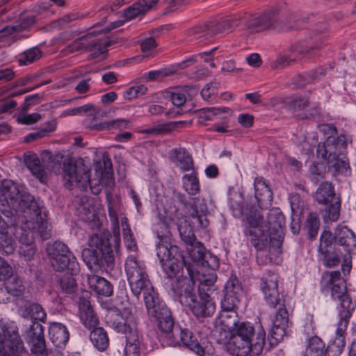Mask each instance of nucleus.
<instances>
[{
  "label": "nucleus",
  "instance_id": "obj_48",
  "mask_svg": "<svg viewBox=\"0 0 356 356\" xmlns=\"http://www.w3.org/2000/svg\"><path fill=\"white\" fill-rule=\"evenodd\" d=\"M81 204L79 207V211L82 215V218L83 220H92L95 216V209L92 205V200L87 197H84L81 199Z\"/></svg>",
  "mask_w": 356,
  "mask_h": 356
},
{
  "label": "nucleus",
  "instance_id": "obj_7",
  "mask_svg": "<svg viewBox=\"0 0 356 356\" xmlns=\"http://www.w3.org/2000/svg\"><path fill=\"white\" fill-rule=\"evenodd\" d=\"M125 272L132 293L138 296L142 292L152 291L153 288L143 261L130 255L124 264Z\"/></svg>",
  "mask_w": 356,
  "mask_h": 356
},
{
  "label": "nucleus",
  "instance_id": "obj_23",
  "mask_svg": "<svg viewBox=\"0 0 356 356\" xmlns=\"http://www.w3.org/2000/svg\"><path fill=\"white\" fill-rule=\"evenodd\" d=\"M181 201L193 210L191 216L192 218L197 222V226L200 228H206L208 227L209 224V221L207 218L208 209L206 200L204 197H197L191 198V200L188 203H186L182 199Z\"/></svg>",
  "mask_w": 356,
  "mask_h": 356
},
{
  "label": "nucleus",
  "instance_id": "obj_58",
  "mask_svg": "<svg viewBox=\"0 0 356 356\" xmlns=\"http://www.w3.org/2000/svg\"><path fill=\"white\" fill-rule=\"evenodd\" d=\"M147 91V87L139 85L129 88L124 94V97L131 100L145 95Z\"/></svg>",
  "mask_w": 356,
  "mask_h": 356
},
{
  "label": "nucleus",
  "instance_id": "obj_60",
  "mask_svg": "<svg viewBox=\"0 0 356 356\" xmlns=\"http://www.w3.org/2000/svg\"><path fill=\"white\" fill-rule=\"evenodd\" d=\"M333 237L331 232L325 230L321 234L320 238V245H319V251L325 254L328 250V247H330L332 243Z\"/></svg>",
  "mask_w": 356,
  "mask_h": 356
},
{
  "label": "nucleus",
  "instance_id": "obj_35",
  "mask_svg": "<svg viewBox=\"0 0 356 356\" xmlns=\"http://www.w3.org/2000/svg\"><path fill=\"white\" fill-rule=\"evenodd\" d=\"M170 158L182 171H188L193 168V159L184 149L180 148L171 150Z\"/></svg>",
  "mask_w": 356,
  "mask_h": 356
},
{
  "label": "nucleus",
  "instance_id": "obj_22",
  "mask_svg": "<svg viewBox=\"0 0 356 356\" xmlns=\"http://www.w3.org/2000/svg\"><path fill=\"white\" fill-rule=\"evenodd\" d=\"M262 218L260 214L255 215L254 217L250 216L249 218L250 227L247 234L251 237L250 242L257 250H261L269 241L268 234L260 224Z\"/></svg>",
  "mask_w": 356,
  "mask_h": 356
},
{
  "label": "nucleus",
  "instance_id": "obj_34",
  "mask_svg": "<svg viewBox=\"0 0 356 356\" xmlns=\"http://www.w3.org/2000/svg\"><path fill=\"white\" fill-rule=\"evenodd\" d=\"M88 283L90 288L99 295L108 297L113 293V286L104 277L96 275H89Z\"/></svg>",
  "mask_w": 356,
  "mask_h": 356
},
{
  "label": "nucleus",
  "instance_id": "obj_28",
  "mask_svg": "<svg viewBox=\"0 0 356 356\" xmlns=\"http://www.w3.org/2000/svg\"><path fill=\"white\" fill-rule=\"evenodd\" d=\"M255 198L261 209L271 206L273 193L263 178H256L254 181Z\"/></svg>",
  "mask_w": 356,
  "mask_h": 356
},
{
  "label": "nucleus",
  "instance_id": "obj_9",
  "mask_svg": "<svg viewBox=\"0 0 356 356\" xmlns=\"http://www.w3.org/2000/svg\"><path fill=\"white\" fill-rule=\"evenodd\" d=\"M51 266L56 271H64L67 273L76 274L79 272V264L67 247L61 242H55L47 248Z\"/></svg>",
  "mask_w": 356,
  "mask_h": 356
},
{
  "label": "nucleus",
  "instance_id": "obj_49",
  "mask_svg": "<svg viewBox=\"0 0 356 356\" xmlns=\"http://www.w3.org/2000/svg\"><path fill=\"white\" fill-rule=\"evenodd\" d=\"M74 274L70 273L60 277L58 280L60 287L62 291L67 294L73 293L76 289V284L74 278L73 277Z\"/></svg>",
  "mask_w": 356,
  "mask_h": 356
},
{
  "label": "nucleus",
  "instance_id": "obj_57",
  "mask_svg": "<svg viewBox=\"0 0 356 356\" xmlns=\"http://www.w3.org/2000/svg\"><path fill=\"white\" fill-rule=\"evenodd\" d=\"M208 26L209 24L194 27L189 30L188 35L195 40L207 39L209 35H211Z\"/></svg>",
  "mask_w": 356,
  "mask_h": 356
},
{
  "label": "nucleus",
  "instance_id": "obj_27",
  "mask_svg": "<svg viewBox=\"0 0 356 356\" xmlns=\"http://www.w3.org/2000/svg\"><path fill=\"white\" fill-rule=\"evenodd\" d=\"M279 307H280L275 316L273 326L272 328V333L276 339H282L286 334L289 324V313L287 309L284 305Z\"/></svg>",
  "mask_w": 356,
  "mask_h": 356
},
{
  "label": "nucleus",
  "instance_id": "obj_39",
  "mask_svg": "<svg viewBox=\"0 0 356 356\" xmlns=\"http://www.w3.org/2000/svg\"><path fill=\"white\" fill-rule=\"evenodd\" d=\"M156 321L158 328L168 339V345L175 346L178 341L175 339L174 333L172 332L175 323L171 312L168 315L162 316L161 318H157Z\"/></svg>",
  "mask_w": 356,
  "mask_h": 356
},
{
  "label": "nucleus",
  "instance_id": "obj_3",
  "mask_svg": "<svg viewBox=\"0 0 356 356\" xmlns=\"http://www.w3.org/2000/svg\"><path fill=\"white\" fill-rule=\"evenodd\" d=\"M122 24V21L115 22L99 32L93 31L79 37L72 43L67 44L60 53L63 56H68L76 53L88 51L90 52L89 56L90 58H101L103 59L107 53V48L113 42L109 40H104L102 34L109 33L111 30L119 27Z\"/></svg>",
  "mask_w": 356,
  "mask_h": 356
},
{
  "label": "nucleus",
  "instance_id": "obj_53",
  "mask_svg": "<svg viewBox=\"0 0 356 356\" xmlns=\"http://www.w3.org/2000/svg\"><path fill=\"white\" fill-rule=\"evenodd\" d=\"M290 54L280 55L277 58L274 60L271 64V67L273 70L282 69L287 66L291 65L296 60V55L289 51Z\"/></svg>",
  "mask_w": 356,
  "mask_h": 356
},
{
  "label": "nucleus",
  "instance_id": "obj_6",
  "mask_svg": "<svg viewBox=\"0 0 356 356\" xmlns=\"http://www.w3.org/2000/svg\"><path fill=\"white\" fill-rule=\"evenodd\" d=\"M156 250V254L160 260L162 268L170 278L178 277L183 266L186 268V266L191 265L185 261L182 253L179 250V248L171 245L169 238L167 236L160 238Z\"/></svg>",
  "mask_w": 356,
  "mask_h": 356
},
{
  "label": "nucleus",
  "instance_id": "obj_12",
  "mask_svg": "<svg viewBox=\"0 0 356 356\" xmlns=\"http://www.w3.org/2000/svg\"><path fill=\"white\" fill-rule=\"evenodd\" d=\"M284 217L276 209L270 210L266 220L261 224L269 237V242L274 247L279 248L284 240Z\"/></svg>",
  "mask_w": 356,
  "mask_h": 356
},
{
  "label": "nucleus",
  "instance_id": "obj_46",
  "mask_svg": "<svg viewBox=\"0 0 356 356\" xmlns=\"http://www.w3.org/2000/svg\"><path fill=\"white\" fill-rule=\"evenodd\" d=\"M15 243L13 238L8 236L6 230H0V252L6 254L14 252Z\"/></svg>",
  "mask_w": 356,
  "mask_h": 356
},
{
  "label": "nucleus",
  "instance_id": "obj_2",
  "mask_svg": "<svg viewBox=\"0 0 356 356\" xmlns=\"http://www.w3.org/2000/svg\"><path fill=\"white\" fill-rule=\"evenodd\" d=\"M322 131L330 135L325 142L318 144L316 150L318 157L326 161L328 168H333L338 173L346 172L349 165L344 154L346 148L345 136H335L337 129L330 124L323 125Z\"/></svg>",
  "mask_w": 356,
  "mask_h": 356
},
{
  "label": "nucleus",
  "instance_id": "obj_41",
  "mask_svg": "<svg viewBox=\"0 0 356 356\" xmlns=\"http://www.w3.org/2000/svg\"><path fill=\"white\" fill-rule=\"evenodd\" d=\"M305 356H325V343L321 338L314 336L309 339Z\"/></svg>",
  "mask_w": 356,
  "mask_h": 356
},
{
  "label": "nucleus",
  "instance_id": "obj_54",
  "mask_svg": "<svg viewBox=\"0 0 356 356\" xmlns=\"http://www.w3.org/2000/svg\"><path fill=\"white\" fill-rule=\"evenodd\" d=\"M41 51L38 48H32L26 51L18 59L19 65H24L31 63L40 58Z\"/></svg>",
  "mask_w": 356,
  "mask_h": 356
},
{
  "label": "nucleus",
  "instance_id": "obj_64",
  "mask_svg": "<svg viewBox=\"0 0 356 356\" xmlns=\"http://www.w3.org/2000/svg\"><path fill=\"white\" fill-rule=\"evenodd\" d=\"M218 87L219 83L216 81H212L207 84L201 91L202 98L207 100L213 96H215L217 94Z\"/></svg>",
  "mask_w": 356,
  "mask_h": 356
},
{
  "label": "nucleus",
  "instance_id": "obj_8",
  "mask_svg": "<svg viewBox=\"0 0 356 356\" xmlns=\"http://www.w3.org/2000/svg\"><path fill=\"white\" fill-rule=\"evenodd\" d=\"M0 356H29L16 326L0 324Z\"/></svg>",
  "mask_w": 356,
  "mask_h": 356
},
{
  "label": "nucleus",
  "instance_id": "obj_29",
  "mask_svg": "<svg viewBox=\"0 0 356 356\" xmlns=\"http://www.w3.org/2000/svg\"><path fill=\"white\" fill-rule=\"evenodd\" d=\"M33 343L34 353H42L45 349V340L42 325L38 321H33L27 332Z\"/></svg>",
  "mask_w": 356,
  "mask_h": 356
},
{
  "label": "nucleus",
  "instance_id": "obj_14",
  "mask_svg": "<svg viewBox=\"0 0 356 356\" xmlns=\"http://www.w3.org/2000/svg\"><path fill=\"white\" fill-rule=\"evenodd\" d=\"M315 200L318 204L327 206L329 218L335 221L339 216L340 200L334 192V186L328 181L321 183L318 188Z\"/></svg>",
  "mask_w": 356,
  "mask_h": 356
},
{
  "label": "nucleus",
  "instance_id": "obj_24",
  "mask_svg": "<svg viewBox=\"0 0 356 356\" xmlns=\"http://www.w3.org/2000/svg\"><path fill=\"white\" fill-rule=\"evenodd\" d=\"M143 299L149 316L156 319L161 318L162 316L168 315L170 312L165 303L159 300L154 288H152V291H147L143 293Z\"/></svg>",
  "mask_w": 356,
  "mask_h": 356
},
{
  "label": "nucleus",
  "instance_id": "obj_45",
  "mask_svg": "<svg viewBox=\"0 0 356 356\" xmlns=\"http://www.w3.org/2000/svg\"><path fill=\"white\" fill-rule=\"evenodd\" d=\"M183 187L190 195H196L200 191V183L194 172L185 175L182 178Z\"/></svg>",
  "mask_w": 356,
  "mask_h": 356
},
{
  "label": "nucleus",
  "instance_id": "obj_4",
  "mask_svg": "<svg viewBox=\"0 0 356 356\" xmlns=\"http://www.w3.org/2000/svg\"><path fill=\"white\" fill-rule=\"evenodd\" d=\"M109 323L118 332L125 334L124 356H140V341L131 312L124 309L121 314H115V316H110Z\"/></svg>",
  "mask_w": 356,
  "mask_h": 356
},
{
  "label": "nucleus",
  "instance_id": "obj_42",
  "mask_svg": "<svg viewBox=\"0 0 356 356\" xmlns=\"http://www.w3.org/2000/svg\"><path fill=\"white\" fill-rule=\"evenodd\" d=\"M178 230L181 240L187 245H194L197 240L193 230L189 222L186 220H181L178 224Z\"/></svg>",
  "mask_w": 356,
  "mask_h": 356
},
{
  "label": "nucleus",
  "instance_id": "obj_13",
  "mask_svg": "<svg viewBox=\"0 0 356 356\" xmlns=\"http://www.w3.org/2000/svg\"><path fill=\"white\" fill-rule=\"evenodd\" d=\"M63 180L66 188H70L74 184L85 188L91 184L90 170L83 163H67L63 167Z\"/></svg>",
  "mask_w": 356,
  "mask_h": 356
},
{
  "label": "nucleus",
  "instance_id": "obj_38",
  "mask_svg": "<svg viewBox=\"0 0 356 356\" xmlns=\"http://www.w3.org/2000/svg\"><path fill=\"white\" fill-rule=\"evenodd\" d=\"M339 300L341 302L342 310L340 312V319L337 325H340L341 330H343L345 327H348L352 312L355 309V304L347 293L343 295V298H340Z\"/></svg>",
  "mask_w": 356,
  "mask_h": 356
},
{
  "label": "nucleus",
  "instance_id": "obj_19",
  "mask_svg": "<svg viewBox=\"0 0 356 356\" xmlns=\"http://www.w3.org/2000/svg\"><path fill=\"white\" fill-rule=\"evenodd\" d=\"M224 292L221 307L225 309L237 308L243 296V291L241 282L235 276L231 277L227 281Z\"/></svg>",
  "mask_w": 356,
  "mask_h": 356
},
{
  "label": "nucleus",
  "instance_id": "obj_31",
  "mask_svg": "<svg viewBox=\"0 0 356 356\" xmlns=\"http://www.w3.org/2000/svg\"><path fill=\"white\" fill-rule=\"evenodd\" d=\"M221 307L222 310L218 318L221 330L231 333L240 323L237 312L235 311L236 308L225 309L223 307Z\"/></svg>",
  "mask_w": 356,
  "mask_h": 356
},
{
  "label": "nucleus",
  "instance_id": "obj_16",
  "mask_svg": "<svg viewBox=\"0 0 356 356\" xmlns=\"http://www.w3.org/2000/svg\"><path fill=\"white\" fill-rule=\"evenodd\" d=\"M261 290L267 304L272 307L284 306L283 296L278 290V276L275 273H268L261 279Z\"/></svg>",
  "mask_w": 356,
  "mask_h": 356
},
{
  "label": "nucleus",
  "instance_id": "obj_55",
  "mask_svg": "<svg viewBox=\"0 0 356 356\" xmlns=\"http://www.w3.org/2000/svg\"><path fill=\"white\" fill-rule=\"evenodd\" d=\"M7 188H8V190L6 193H5V195L6 197V198L8 200H8V202L12 207V208L13 209L16 210L17 212L20 213V214H18V218H19V217L22 216L23 211H20L19 209H18L17 208H14L13 207L12 200H13V202H14L15 201L14 200H15V198L19 197L23 195H29V193H21L19 191V190L18 189L17 186L13 184H12L10 187H9V186H7ZM29 195H31L29 194Z\"/></svg>",
  "mask_w": 356,
  "mask_h": 356
},
{
  "label": "nucleus",
  "instance_id": "obj_11",
  "mask_svg": "<svg viewBox=\"0 0 356 356\" xmlns=\"http://www.w3.org/2000/svg\"><path fill=\"white\" fill-rule=\"evenodd\" d=\"M186 275H184L182 272L170 284V289L183 305L188 303V300L191 301L190 299L195 295L193 265L186 266Z\"/></svg>",
  "mask_w": 356,
  "mask_h": 356
},
{
  "label": "nucleus",
  "instance_id": "obj_47",
  "mask_svg": "<svg viewBox=\"0 0 356 356\" xmlns=\"http://www.w3.org/2000/svg\"><path fill=\"white\" fill-rule=\"evenodd\" d=\"M186 93L187 91L185 89L176 88L172 91L167 92L165 97L171 100L173 105L179 107L183 106L186 102Z\"/></svg>",
  "mask_w": 356,
  "mask_h": 356
},
{
  "label": "nucleus",
  "instance_id": "obj_61",
  "mask_svg": "<svg viewBox=\"0 0 356 356\" xmlns=\"http://www.w3.org/2000/svg\"><path fill=\"white\" fill-rule=\"evenodd\" d=\"M66 113L69 115H83L85 113L94 115L97 113V111L94 105L88 104L79 107L69 109L66 111Z\"/></svg>",
  "mask_w": 356,
  "mask_h": 356
},
{
  "label": "nucleus",
  "instance_id": "obj_21",
  "mask_svg": "<svg viewBox=\"0 0 356 356\" xmlns=\"http://www.w3.org/2000/svg\"><path fill=\"white\" fill-rule=\"evenodd\" d=\"M188 254L191 259L200 266L202 268L209 267L212 269H218L219 267V261L217 257L211 255L210 253L206 252L204 247L200 242L196 241L193 245H188Z\"/></svg>",
  "mask_w": 356,
  "mask_h": 356
},
{
  "label": "nucleus",
  "instance_id": "obj_30",
  "mask_svg": "<svg viewBox=\"0 0 356 356\" xmlns=\"http://www.w3.org/2000/svg\"><path fill=\"white\" fill-rule=\"evenodd\" d=\"M211 268L204 267L197 270V279L199 280L198 292L210 293L216 281L215 270Z\"/></svg>",
  "mask_w": 356,
  "mask_h": 356
},
{
  "label": "nucleus",
  "instance_id": "obj_40",
  "mask_svg": "<svg viewBox=\"0 0 356 356\" xmlns=\"http://www.w3.org/2000/svg\"><path fill=\"white\" fill-rule=\"evenodd\" d=\"M90 339L93 346L99 350L104 351L109 344V339L106 330L101 327H97L90 332Z\"/></svg>",
  "mask_w": 356,
  "mask_h": 356
},
{
  "label": "nucleus",
  "instance_id": "obj_52",
  "mask_svg": "<svg viewBox=\"0 0 356 356\" xmlns=\"http://www.w3.org/2000/svg\"><path fill=\"white\" fill-rule=\"evenodd\" d=\"M108 215L113 225V236L115 244L118 245L120 242V230L119 220L116 211L112 207L111 203L108 204Z\"/></svg>",
  "mask_w": 356,
  "mask_h": 356
},
{
  "label": "nucleus",
  "instance_id": "obj_56",
  "mask_svg": "<svg viewBox=\"0 0 356 356\" xmlns=\"http://www.w3.org/2000/svg\"><path fill=\"white\" fill-rule=\"evenodd\" d=\"M247 31L250 33H260L264 31L260 16H252L245 23Z\"/></svg>",
  "mask_w": 356,
  "mask_h": 356
},
{
  "label": "nucleus",
  "instance_id": "obj_59",
  "mask_svg": "<svg viewBox=\"0 0 356 356\" xmlns=\"http://www.w3.org/2000/svg\"><path fill=\"white\" fill-rule=\"evenodd\" d=\"M131 125V122L125 119H115L103 124L104 127L108 129H125Z\"/></svg>",
  "mask_w": 356,
  "mask_h": 356
},
{
  "label": "nucleus",
  "instance_id": "obj_50",
  "mask_svg": "<svg viewBox=\"0 0 356 356\" xmlns=\"http://www.w3.org/2000/svg\"><path fill=\"white\" fill-rule=\"evenodd\" d=\"M320 221L318 218L317 214L315 213H310L307 218L305 228L310 239L315 238L319 229Z\"/></svg>",
  "mask_w": 356,
  "mask_h": 356
},
{
  "label": "nucleus",
  "instance_id": "obj_26",
  "mask_svg": "<svg viewBox=\"0 0 356 356\" xmlns=\"http://www.w3.org/2000/svg\"><path fill=\"white\" fill-rule=\"evenodd\" d=\"M80 319L88 329H95L99 325V319L91 307L90 302L81 298L79 302Z\"/></svg>",
  "mask_w": 356,
  "mask_h": 356
},
{
  "label": "nucleus",
  "instance_id": "obj_1",
  "mask_svg": "<svg viewBox=\"0 0 356 356\" xmlns=\"http://www.w3.org/2000/svg\"><path fill=\"white\" fill-rule=\"evenodd\" d=\"M12 201L13 207L23 211L22 217L17 221L20 227L16 229L15 235L22 246L19 250L21 255L26 261H31L35 249L33 246V234H38L43 239L50 237V231L47 225L42 220L41 211L33 196L23 195Z\"/></svg>",
  "mask_w": 356,
  "mask_h": 356
},
{
  "label": "nucleus",
  "instance_id": "obj_25",
  "mask_svg": "<svg viewBox=\"0 0 356 356\" xmlns=\"http://www.w3.org/2000/svg\"><path fill=\"white\" fill-rule=\"evenodd\" d=\"M227 351L233 356H246L249 353L253 355V343L247 341L232 333L227 343Z\"/></svg>",
  "mask_w": 356,
  "mask_h": 356
},
{
  "label": "nucleus",
  "instance_id": "obj_10",
  "mask_svg": "<svg viewBox=\"0 0 356 356\" xmlns=\"http://www.w3.org/2000/svg\"><path fill=\"white\" fill-rule=\"evenodd\" d=\"M253 343V355H259L266 343V332L260 323L241 322L231 332Z\"/></svg>",
  "mask_w": 356,
  "mask_h": 356
},
{
  "label": "nucleus",
  "instance_id": "obj_62",
  "mask_svg": "<svg viewBox=\"0 0 356 356\" xmlns=\"http://www.w3.org/2000/svg\"><path fill=\"white\" fill-rule=\"evenodd\" d=\"M29 312L36 321H43L46 318V313L42 307L36 303H31L28 307Z\"/></svg>",
  "mask_w": 356,
  "mask_h": 356
},
{
  "label": "nucleus",
  "instance_id": "obj_36",
  "mask_svg": "<svg viewBox=\"0 0 356 356\" xmlns=\"http://www.w3.org/2000/svg\"><path fill=\"white\" fill-rule=\"evenodd\" d=\"M50 339L55 346L62 348L69 339V332L66 327L60 323H53L49 327Z\"/></svg>",
  "mask_w": 356,
  "mask_h": 356
},
{
  "label": "nucleus",
  "instance_id": "obj_18",
  "mask_svg": "<svg viewBox=\"0 0 356 356\" xmlns=\"http://www.w3.org/2000/svg\"><path fill=\"white\" fill-rule=\"evenodd\" d=\"M321 285L323 291L331 290V296L334 299L339 300L347 293L346 283L338 270L323 273Z\"/></svg>",
  "mask_w": 356,
  "mask_h": 356
},
{
  "label": "nucleus",
  "instance_id": "obj_32",
  "mask_svg": "<svg viewBox=\"0 0 356 356\" xmlns=\"http://www.w3.org/2000/svg\"><path fill=\"white\" fill-rule=\"evenodd\" d=\"M347 327L340 329V325H337L336 336L333 340H331L326 349L325 356H340L345 347V336Z\"/></svg>",
  "mask_w": 356,
  "mask_h": 356
},
{
  "label": "nucleus",
  "instance_id": "obj_33",
  "mask_svg": "<svg viewBox=\"0 0 356 356\" xmlns=\"http://www.w3.org/2000/svg\"><path fill=\"white\" fill-rule=\"evenodd\" d=\"M238 25L239 19L234 17L211 23L209 24L208 31L211 35H227L232 33Z\"/></svg>",
  "mask_w": 356,
  "mask_h": 356
},
{
  "label": "nucleus",
  "instance_id": "obj_17",
  "mask_svg": "<svg viewBox=\"0 0 356 356\" xmlns=\"http://www.w3.org/2000/svg\"><path fill=\"white\" fill-rule=\"evenodd\" d=\"M41 157L43 164L41 163L37 154L34 153L26 154L24 155V163L33 175L42 181L45 175L44 168H53L54 166L51 164L54 162V159L49 151H44Z\"/></svg>",
  "mask_w": 356,
  "mask_h": 356
},
{
  "label": "nucleus",
  "instance_id": "obj_44",
  "mask_svg": "<svg viewBox=\"0 0 356 356\" xmlns=\"http://www.w3.org/2000/svg\"><path fill=\"white\" fill-rule=\"evenodd\" d=\"M7 293L13 296H20L24 291V286L22 281L17 277H12L3 283Z\"/></svg>",
  "mask_w": 356,
  "mask_h": 356
},
{
  "label": "nucleus",
  "instance_id": "obj_37",
  "mask_svg": "<svg viewBox=\"0 0 356 356\" xmlns=\"http://www.w3.org/2000/svg\"><path fill=\"white\" fill-rule=\"evenodd\" d=\"M159 0H139L124 10V15L127 20H131L139 15L145 13L151 9Z\"/></svg>",
  "mask_w": 356,
  "mask_h": 356
},
{
  "label": "nucleus",
  "instance_id": "obj_20",
  "mask_svg": "<svg viewBox=\"0 0 356 356\" xmlns=\"http://www.w3.org/2000/svg\"><path fill=\"white\" fill-rule=\"evenodd\" d=\"M184 305L188 307L193 314L197 317L211 316L215 311V304L209 293H199V299L196 294Z\"/></svg>",
  "mask_w": 356,
  "mask_h": 356
},
{
  "label": "nucleus",
  "instance_id": "obj_15",
  "mask_svg": "<svg viewBox=\"0 0 356 356\" xmlns=\"http://www.w3.org/2000/svg\"><path fill=\"white\" fill-rule=\"evenodd\" d=\"M334 239L339 245L343 246L344 254L341 269L344 273H349L351 269V256L349 247L356 245V236L346 227L339 226L334 232Z\"/></svg>",
  "mask_w": 356,
  "mask_h": 356
},
{
  "label": "nucleus",
  "instance_id": "obj_51",
  "mask_svg": "<svg viewBox=\"0 0 356 356\" xmlns=\"http://www.w3.org/2000/svg\"><path fill=\"white\" fill-rule=\"evenodd\" d=\"M204 343H200L197 337L194 335V337L191 338L188 343H186L185 346L196 353L197 355L205 356L207 354H209L211 346H204Z\"/></svg>",
  "mask_w": 356,
  "mask_h": 356
},
{
  "label": "nucleus",
  "instance_id": "obj_5",
  "mask_svg": "<svg viewBox=\"0 0 356 356\" xmlns=\"http://www.w3.org/2000/svg\"><path fill=\"white\" fill-rule=\"evenodd\" d=\"M90 248L85 249L82 255L87 266L92 268L93 266L108 267L111 266L114 261L112 247L109 243L108 236L105 234L92 235L88 241Z\"/></svg>",
  "mask_w": 356,
  "mask_h": 356
},
{
  "label": "nucleus",
  "instance_id": "obj_43",
  "mask_svg": "<svg viewBox=\"0 0 356 356\" xmlns=\"http://www.w3.org/2000/svg\"><path fill=\"white\" fill-rule=\"evenodd\" d=\"M278 10L272 8L264 12L260 16L264 31L274 29L278 26Z\"/></svg>",
  "mask_w": 356,
  "mask_h": 356
},
{
  "label": "nucleus",
  "instance_id": "obj_63",
  "mask_svg": "<svg viewBox=\"0 0 356 356\" xmlns=\"http://www.w3.org/2000/svg\"><path fill=\"white\" fill-rule=\"evenodd\" d=\"M174 128L175 124L173 123H166L159 124L152 128L147 129L144 131V132L152 135H159L168 133L171 131Z\"/></svg>",
  "mask_w": 356,
  "mask_h": 356
}]
</instances>
